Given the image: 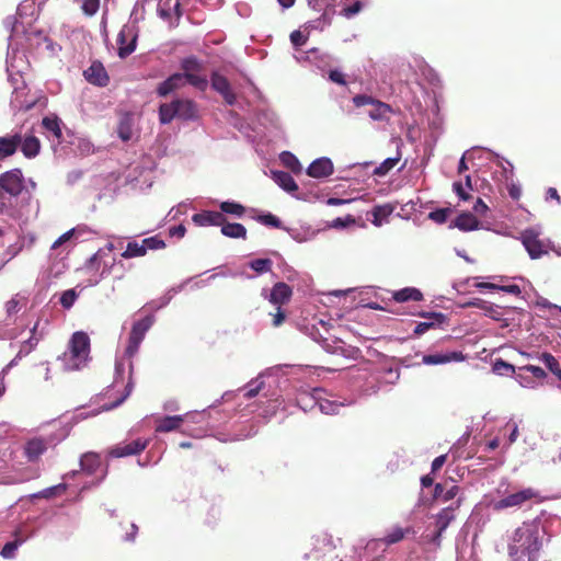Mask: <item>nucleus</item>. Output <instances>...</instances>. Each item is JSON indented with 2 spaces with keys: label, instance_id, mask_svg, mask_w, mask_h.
<instances>
[{
  "label": "nucleus",
  "instance_id": "nucleus-1",
  "mask_svg": "<svg viewBox=\"0 0 561 561\" xmlns=\"http://www.w3.org/2000/svg\"><path fill=\"white\" fill-rule=\"evenodd\" d=\"M542 549V537L536 522H524L514 530L508 542V556L514 561L528 557V561H538Z\"/></svg>",
  "mask_w": 561,
  "mask_h": 561
},
{
  "label": "nucleus",
  "instance_id": "nucleus-2",
  "mask_svg": "<svg viewBox=\"0 0 561 561\" xmlns=\"http://www.w3.org/2000/svg\"><path fill=\"white\" fill-rule=\"evenodd\" d=\"M64 371H77L85 367L90 359V337L87 332H75L70 336L69 347L59 355Z\"/></svg>",
  "mask_w": 561,
  "mask_h": 561
},
{
  "label": "nucleus",
  "instance_id": "nucleus-3",
  "mask_svg": "<svg viewBox=\"0 0 561 561\" xmlns=\"http://www.w3.org/2000/svg\"><path fill=\"white\" fill-rule=\"evenodd\" d=\"M23 188L24 175L20 168H13V170L0 174V213L8 210L11 204L8 202L7 195L19 197Z\"/></svg>",
  "mask_w": 561,
  "mask_h": 561
},
{
  "label": "nucleus",
  "instance_id": "nucleus-4",
  "mask_svg": "<svg viewBox=\"0 0 561 561\" xmlns=\"http://www.w3.org/2000/svg\"><path fill=\"white\" fill-rule=\"evenodd\" d=\"M204 65L197 57H186L181 61V70L184 76V84L190 83L193 88L199 89L205 92L208 80L207 76L204 75Z\"/></svg>",
  "mask_w": 561,
  "mask_h": 561
},
{
  "label": "nucleus",
  "instance_id": "nucleus-5",
  "mask_svg": "<svg viewBox=\"0 0 561 561\" xmlns=\"http://www.w3.org/2000/svg\"><path fill=\"white\" fill-rule=\"evenodd\" d=\"M540 493L538 490L533 489V486H528L527 489L515 491V493H511L505 495L504 497L497 500L493 503L492 507L496 512H501V510L512 508V507H523L529 501H540Z\"/></svg>",
  "mask_w": 561,
  "mask_h": 561
},
{
  "label": "nucleus",
  "instance_id": "nucleus-6",
  "mask_svg": "<svg viewBox=\"0 0 561 561\" xmlns=\"http://www.w3.org/2000/svg\"><path fill=\"white\" fill-rule=\"evenodd\" d=\"M522 243L533 260L541 259L551 251V241L542 240L536 229H525L520 237Z\"/></svg>",
  "mask_w": 561,
  "mask_h": 561
},
{
  "label": "nucleus",
  "instance_id": "nucleus-7",
  "mask_svg": "<svg viewBox=\"0 0 561 561\" xmlns=\"http://www.w3.org/2000/svg\"><path fill=\"white\" fill-rule=\"evenodd\" d=\"M153 323L152 316H146L144 319L135 322L131 328V332L129 333L128 344L126 347V354L128 356H134L139 351L140 343L144 341L148 330Z\"/></svg>",
  "mask_w": 561,
  "mask_h": 561
},
{
  "label": "nucleus",
  "instance_id": "nucleus-8",
  "mask_svg": "<svg viewBox=\"0 0 561 561\" xmlns=\"http://www.w3.org/2000/svg\"><path fill=\"white\" fill-rule=\"evenodd\" d=\"M202 415L198 412H193L192 414L185 415H168L162 416L157 421L156 432L157 433H170V431H175L182 428L185 422H198V417Z\"/></svg>",
  "mask_w": 561,
  "mask_h": 561
},
{
  "label": "nucleus",
  "instance_id": "nucleus-9",
  "mask_svg": "<svg viewBox=\"0 0 561 561\" xmlns=\"http://www.w3.org/2000/svg\"><path fill=\"white\" fill-rule=\"evenodd\" d=\"M149 442L145 438H136L131 442L119 443L116 446L111 447L107 450V455L111 457H125L140 455L146 450Z\"/></svg>",
  "mask_w": 561,
  "mask_h": 561
},
{
  "label": "nucleus",
  "instance_id": "nucleus-10",
  "mask_svg": "<svg viewBox=\"0 0 561 561\" xmlns=\"http://www.w3.org/2000/svg\"><path fill=\"white\" fill-rule=\"evenodd\" d=\"M210 83L211 88L222 95L226 103L229 105L234 104L237 101L236 93H233L231 83L225 76L218 73V71H213L210 75Z\"/></svg>",
  "mask_w": 561,
  "mask_h": 561
},
{
  "label": "nucleus",
  "instance_id": "nucleus-11",
  "mask_svg": "<svg viewBox=\"0 0 561 561\" xmlns=\"http://www.w3.org/2000/svg\"><path fill=\"white\" fill-rule=\"evenodd\" d=\"M461 503L462 500L458 499L455 506L444 507L434 516V526L437 528L440 538L443 537L444 531L448 528L451 522L455 520L456 510L460 507Z\"/></svg>",
  "mask_w": 561,
  "mask_h": 561
},
{
  "label": "nucleus",
  "instance_id": "nucleus-12",
  "mask_svg": "<svg viewBox=\"0 0 561 561\" xmlns=\"http://www.w3.org/2000/svg\"><path fill=\"white\" fill-rule=\"evenodd\" d=\"M291 295L293 289L290 285L286 284V282H276V284L272 286L268 300L273 306L283 308L284 304L290 301Z\"/></svg>",
  "mask_w": 561,
  "mask_h": 561
},
{
  "label": "nucleus",
  "instance_id": "nucleus-13",
  "mask_svg": "<svg viewBox=\"0 0 561 561\" xmlns=\"http://www.w3.org/2000/svg\"><path fill=\"white\" fill-rule=\"evenodd\" d=\"M137 36L131 30H126L124 27L121 32H118L117 36V45H118V55L121 58H126L128 55L133 54L136 48Z\"/></svg>",
  "mask_w": 561,
  "mask_h": 561
},
{
  "label": "nucleus",
  "instance_id": "nucleus-14",
  "mask_svg": "<svg viewBox=\"0 0 561 561\" xmlns=\"http://www.w3.org/2000/svg\"><path fill=\"white\" fill-rule=\"evenodd\" d=\"M84 78L89 83L95 85H106L110 83V76L107 75L104 66L100 61H94L84 71Z\"/></svg>",
  "mask_w": 561,
  "mask_h": 561
},
{
  "label": "nucleus",
  "instance_id": "nucleus-15",
  "mask_svg": "<svg viewBox=\"0 0 561 561\" xmlns=\"http://www.w3.org/2000/svg\"><path fill=\"white\" fill-rule=\"evenodd\" d=\"M192 219L198 226H220L226 221V216L221 211L202 210L198 214H194Z\"/></svg>",
  "mask_w": 561,
  "mask_h": 561
},
{
  "label": "nucleus",
  "instance_id": "nucleus-16",
  "mask_svg": "<svg viewBox=\"0 0 561 561\" xmlns=\"http://www.w3.org/2000/svg\"><path fill=\"white\" fill-rule=\"evenodd\" d=\"M22 141L21 133H13V135L0 136V160L9 158L15 153L18 147Z\"/></svg>",
  "mask_w": 561,
  "mask_h": 561
},
{
  "label": "nucleus",
  "instance_id": "nucleus-17",
  "mask_svg": "<svg viewBox=\"0 0 561 561\" xmlns=\"http://www.w3.org/2000/svg\"><path fill=\"white\" fill-rule=\"evenodd\" d=\"M334 167L331 159L318 158L309 164L307 174L313 178H324L332 175Z\"/></svg>",
  "mask_w": 561,
  "mask_h": 561
},
{
  "label": "nucleus",
  "instance_id": "nucleus-18",
  "mask_svg": "<svg viewBox=\"0 0 561 561\" xmlns=\"http://www.w3.org/2000/svg\"><path fill=\"white\" fill-rule=\"evenodd\" d=\"M185 85V76L182 73H174L168 77V79L163 80L159 83L157 93L159 96H168L169 93L174 92V90L181 89Z\"/></svg>",
  "mask_w": 561,
  "mask_h": 561
},
{
  "label": "nucleus",
  "instance_id": "nucleus-19",
  "mask_svg": "<svg viewBox=\"0 0 561 561\" xmlns=\"http://www.w3.org/2000/svg\"><path fill=\"white\" fill-rule=\"evenodd\" d=\"M47 450L44 438H32L24 445V454L27 460L35 461Z\"/></svg>",
  "mask_w": 561,
  "mask_h": 561
},
{
  "label": "nucleus",
  "instance_id": "nucleus-20",
  "mask_svg": "<svg viewBox=\"0 0 561 561\" xmlns=\"http://www.w3.org/2000/svg\"><path fill=\"white\" fill-rule=\"evenodd\" d=\"M465 355L460 353V351H453V353L448 354H428L424 355L423 363L428 365H437V364H446L451 363V360H463Z\"/></svg>",
  "mask_w": 561,
  "mask_h": 561
},
{
  "label": "nucleus",
  "instance_id": "nucleus-21",
  "mask_svg": "<svg viewBox=\"0 0 561 561\" xmlns=\"http://www.w3.org/2000/svg\"><path fill=\"white\" fill-rule=\"evenodd\" d=\"M134 115L124 113L118 119L117 135L123 141H129L133 138Z\"/></svg>",
  "mask_w": 561,
  "mask_h": 561
},
{
  "label": "nucleus",
  "instance_id": "nucleus-22",
  "mask_svg": "<svg viewBox=\"0 0 561 561\" xmlns=\"http://www.w3.org/2000/svg\"><path fill=\"white\" fill-rule=\"evenodd\" d=\"M456 228L463 230L465 232H469V230L479 229L480 222L476 215L471 214V211H462L457 216L454 221Z\"/></svg>",
  "mask_w": 561,
  "mask_h": 561
},
{
  "label": "nucleus",
  "instance_id": "nucleus-23",
  "mask_svg": "<svg viewBox=\"0 0 561 561\" xmlns=\"http://www.w3.org/2000/svg\"><path fill=\"white\" fill-rule=\"evenodd\" d=\"M178 118L194 119L198 116L197 105L192 100H176Z\"/></svg>",
  "mask_w": 561,
  "mask_h": 561
},
{
  "label": "nucleus",
  "instance_id": "nucleus-24",
  "mask_svg": "<svg viewBox=\"0 0 561 561\" xmlns=\"http://www.w3.org/2000/svg\"><path fill=\"white\" fill-rule=\"evenodd\" d=\"M394 210V206L390 205V203H386L385 205L374 206L371 209V224L374 226H381L388 221L389 216Z\"/></svg>",
  "mask_w": 561,
  "mask_h": 561
},
{
  "label": "nucleus",
  "instance_id": "nucleus-25",
  "mask_svg": "<svg viewBox=\"0 0 561 561\" xmlns=\"http://www.w3.org/2000/svg\"><path fill=\"white\" fill-rule=\"evenodd\" d=\"M20 148L25 158H35L41 151V140L36 136L22 137Z\"/></svg>",
  "mask_w": 561,
  "mask_h": 561
},
{
  "label": "nucleus",
  "instance_id": "nucleus-26",
  "mask_svg": "<svg viewBox=\"0 0 561 561\" xmlns=\"http://www.w3.org/2000/svg\"><path fill=\"white\" fill-rule=\"evenodd\" d=\"M272 178L283 190L293 193V191L298 190V185L293 175L286 171H274L272 172Z\"/></svg>",
  "mask_w": 561,
  "mask_h": 561
},
{
  "label": "nucleus",
  "instance_id": "nucleus-27",
  "mask_svg": "<svg viewBox=\"0 0 561 561\" xmlns=\"http://www.w3.org/2000/svg\"><path fill=\"white\" fill-rule=\"evenodd\" d=\"M421 316L426 317L428 321L417 323L413 331L417 336H421V334H424L427 332V330L434 328L435 323H444L446 319V316L443 313H423Z\"/></svg>",
  "mask_w": 561,
  "mask_h": 561
},
{
  "label": "nucleus",
  "instance_id": "nucleus-28",
  "mask_svg": "<svg viewBox=\"0 0 561 561\" xmlns=\"http://www.w3.org/2000/svg\"><path fill=\"white\" fill-rule=\"evenodd\" d=\"M424 296L417 288H403L393 293V300L397 302L422 301Z\"/></svg>",
  "mask_w": 561,
  "mask_h": 561
},
{
  "label": "nucleus",
  "instance_id": "nucleus-29",
  "mask_svg": "<svg viewBox=\"0 0 561 561\" xmlns=\"http://www.w3.org/2000/svg\"><path fill=\"white\" fill-rule=\"evenodd\" d=\"M174 118H178L176 100L159 106V121L161 124L172 123Z\"/></svg>",
  "mask_w": 561,
  "mask_h": 561
},
{
  "label": "nucleus",
  "instance_id": "nucleus-30",
  "mask_svg": "<svg viewBox=\"0 0 561 561\" xmlns=\"http://www.w3.org/2000/svg\"><path fill=\"white\" fill-rule=\"evenodd\" d=\"M80 465L81 469L85 470V472L94 473L101 466L100 455L93 454V451H89L88 454L81 456Z\"/></svg>",
  "mask_w": 561,
  "mask_h": 561
},
{
  "label": "nucleus",
  "instance_id": "nucleus-31",
  "mask_svg": "<svg viewBox=\"0 0 561 561\" xmlns=\"http://www.w3.org/2000/svg\"><path fill=\"white\" fill-rule=\"evenodd\" d=\"M221 227V232L226 236V237H230V238H243L245 239L247 237V229L244 227V225L242 224H238V222H227V220L220 225Z\"/></svg>",
  "mask_w": 561,
  "mask_h": 561
},
{
  "label": "nucleus",
  "instance_id": "nucleus-32",
  "mask_svg": "<svg viewBox=\"0 0 561 561\" xmlns=\"http://www.w3.org/2000/svg\"><path fill=\"white\" fill-rule=\"evenodd\" d=\"M540 359L549 371L552 373L558 380H561V363H559L558 358L550 353H542Z\"/></svg>",
  "mask_w": 561,
  "mask_h": 561
},
{
  "label": "nucleus",
  "instance_id": "nucleus-33",
  "mask_svg": "<svg viewBox=\"0 0 561 561\" xmlns=\"http://www.w3.org/2000/svg\"><path fill=\"white\" fill-rule=\"evenodd\" d=\"M264 380L260 379H253L250 380L243 389H240V391H243V398L245 399H253L256 398L257 394H260L261 390L264 388Z\"/></svg>",
  "mask_w": 561,
  "mask_h": 561
},
{
  "label": "nucleus",
  "instance_id": "nucleus-34",
  "mask_svg": "<svg viewBox=\"0 0 561 561\" xmlns=\"http://www.w3.org/2000/svg\"><path fill=\"white\" fill-rule=\"evenodd\" d=\"M60 123L61 121L58 117H44L42 121L43 127L46 128L47 131H50L57 140H60L62 137Z\"/></svg>",
  "mask_w": 561,
  "mask_h": 561
},
{
  "label": "nucleus",
  "instance_id": "nucleus-35",
  "mask_svg": "<svg viewBox=\"0 0 561 561\" xmlns=\"http://www.w3.org/2000/svg\"><path fill=\"white\" fill-rule=\"evenodd\" d=\"M142 255H146L144 240L141 242H137V241L128 242L125 251H123V253H122V256L124 259H133V256H142Z\"/></svg>",
  "mask_w": 561,
  "mask_h": 561
},
{
  "label": "nucleus",
  "instance_id": "nucleus-36",
  "mask_svg": "<svg viewBox=\"0 0 561 561\" xmlns=\"http://www.w3.org/2000/svg\"><path fill=\"white\" fill-rule=\"evenodd\" d=\"M282 163L288 168L291 172L299 173L301 172V163L296 154L291 152H283L279 154Z\"/></svg>",
  "mask_w": 561,
  "mask_h": 561
},
{
  "label": "nucleus",
  "instance_id": "nucleus-37",
  "mask_svg": "<svg viewBox=\"0 0 561 561\" xmlns=\"http://www.w3.org/2000/svg\"><path fill=\"white\" fill-rule=\"evenodd\" d=\"M15 539L13 541L7 542L3 545L0 553L4 558H13L15 556L16 549L21 547V545L24 542V538H19V530L14 531Z\"/></svg>",
  "mask_w": 561,
  "mask_h": 561
},
{
  "label": "nucleus",
  "instance_id": "nucleus-38",
  "mask_svg": "<svg viewBox=\"0 0 561 561\" xmlns=\"http://www.w3.org/2000/svg\"><path fill=\"white\" fill-rule=\"evenodd\" d=\"M219 209L224 215L228 213L238 217L243 216L245 213V207L238 202H222L219 204Z\"/></svg>",
  "mask_w": 561,
  "mask_h": 561
},
{
  "label": "nucleus",
  "instance_id": "nucleus-39",
  "mask_svg": "<svg viewBox=\"0 0 561 561\" xmlns=\"http://www.w3.org/2000/svg\"><path fill=\"white\" fill-rule=\"evenodd\" d=\"M373 107L369 111V116L373 119H381L385 118L388 112L391 111V106L385 104V102L374 100L371 103Z\"/></svg>",
  "mask_w": 561,
  "mask_h": 561
},
{
  "label": "nucleus",
  "instance_id": "nucleus-40",
  "mask_svg": "<svg viewBox=\"0 0 561 561\" xmlns=\"http://www.w3.org/2000/svg\"><path fill=\"white\" fill-rule=\"evenodd\" d=\"M410 531L411 528L403 529L400 528V526H397L385 536L383 542H386L387 545L400 542V540L404 539L407 534H410Z\"/></svg>",
  "mask_w": 561,
  "mask_h": 561
},
{
  "label": "nucleus",
  "instance_id": "nucleus-41",
  "mask_svg": "<svg viewBox=\"0 0 561 561\" xmlns=\"http://www.w3.org/2000/svg\"><path fill=\"white\" fill-rule=\"evenodd\" d=\"M401 159L400 154H398L396 158H387L381 162V164L374 170V175L377 176H385L392 168L397 165L399 160Z\"/></svg>",
  "mask_w": 561,
  "mask_h": 561
},
{
  "label": "nucleus",
  "instance_id": "nucleus-42",
  "mask_svg": "<svg viewBox=\"0 0 561 561\" xmlns=\"http://www.w3.org/2000/svg\"><path fill=\"white\" fill-rule=\"evenodd\" d=\"M334 548L329 535L322 534L314 538L316 552L332 551Z\"/></svg>",
  "mask_w": 561,
  "mask_h": 561
},
{
  "label": "nucleus",
  "instance_id": "nucleus-43",
  "mask_svg": "<svg viewBox=\"0 0 561 561\" xmlns=\"http://www.w3.org/2000/svg\"><path fill=\"white\" fill-rule=\"evenodd\" d=\"M250 266L256 273L271 272L273 267V260L271 259H255L250 262Z\"/></svg>",
  "mask_w": 561,
  "mask_h": 561
},
{
  "label": "nucleus",
  "instance_id": "nucleus-44",
  "mask_svg": "<svg viewBox=\"0 0 561 561\" xmlns=\"http://www.w3.org/2000/svg\"><path fill=\"white\" fill-rule=\"evenodd\" d=\"M145 254L148 250H160L165 248V242L159 236L148 237L144 239Z\"/></svg>",
  "mask_w": 561,
  "mask_h": 561
},
{
  "label": "nucleus",
  "instance_id": "nucleus-45",
  "mask_svg": "<svg viewBox=\"0 0 561 561\" xmlns=\"http://www.w3.org/2000/svg\"><path fill=\"white\" fill-rule=\"evenodd\" d=\"M450 213V207H442L440 209L430 211L428 218L432 219L433 221H436V224H445Z\"/></svg>",
  "mask_w": 561,
  "mask_h": 561
},
{
  "label": "nucleus",
  "instance_id": "nucleus-46",
  "mask_svg": "<svg viewBox=\"0 0 561 561\" xmlns=\"http://www.w3.org/2000/svg\"><path fill=\"white\" fill-rule=\"evenodd\" d=\"M493 371L497 374H514L516 373V367L513 364L504 362V359L499 358L493 363Z\"/></svg>",
  "mask_w": 561,
  "mask_h": 561
},
{
  "label": "nucleus",
  "instance_id": "nucleus-47",
  "mask_svg": "<svg viewBox=\"0 0 561 561\" xmlns=\"http://www.w3.org/2000/svg\"><path fill=\"white\" fill-rule=\"evenodd\" d=\"M80 8L85 15H94L100 10V0H82Z\"/></svg>",
  "mask_w": 561,
  "mask_h": 561
},
{
  "label": "nucleus",
  "instance_id": "nucleus-48",
  "mask_svg": "<svg viewBox=\"0 0 561 561\" xmlns=\"http://www.w3.org/2000/svg\"><path fill=\"white\" fill-rule=\"evenodd\" d=\"M256 220L260 224L272 226V228H282L283 226L282 220H279V218H277V216L273 214L259 215L256 216Z\"/></svg>",
  "mask_w": 561,
  "mask_h": 561
},
{
  "label": "nucleus",
  "instance_id": "nucleus-49",
  "mask_svg": "<svg viewBox=\"0 0 561 561\" xmlns=\"http://www.w3.org/2000/svg\"><path fill=\"white\" fill-rule=\"evenodd\" d=\"M78 294L76 289H67L61 294L59 302L64 308H70L77 301Z\"/></svg>",
  "mask_w": 561,
  "mask_h": 561
},
{
  "label": "nucleus",
  "instance_id": "nucleus-50",
  "mask_svg": "<svg viewBox=\"0 0 561 561\" xmlns=\"http://www.w3.org/2000/svg\"><path fill=\"white\" fill-rule=\"evenodd\" d=\"M422 539L424 543L432 545L434 548H440L442 546V538L439 533H437V528L432 533L423 534Z\"/></svg>",
  "mask_w": 561,
  "mask_h": 561
},
{
  "label": "nucleus",
  "instance_id": "nucleus-51",
  "mask_svg": "<svg viewBox=\"0 0 561 561\" xmlns=\"http://www.w3.org/2000/svg\"><path fill=\"white\" fill-rule=\"evenodd\" d=\"M272 319V324L274 328H279V325L284 324L286 321V312L280 307H276L275 313H270Z\"/></svg>",
  "mask_w": 561,
  "mask_h": 561
},
{
  "label": "nucleus",
  "instance_id": "nucleus-52",
  "mask_svg": "<svg viewBox=\"0 0 561 561\" xmlns=\"http://www.w3.org/2000/svg\"><path fill=\"white\" fill-rule=\"evenodd\" d=\"M362 3L360 1H355L351 5H346L341 10V14L344 15L346 19H351V16L358 14L359 11H362Z\"/></svg>",
  "mask_w": 561,
  "mask_h": 561
},
{
  "label": "nucleus",
  "instance_id": "nucleus-53",
  "mask_svg": "<svg viewBox=\"0 0 561 561\" xmlns=\"http://www.w3.org/2000/svg\"><path fill=\"white\" fill-rule=\"evenodd\" d=\"M520 369H524V371L531 373V375L538 380H542V378L547 377V373L543 370L542 367L531 366V364H529L528 366H524Z\"/></svg>",
  "mask_w": 561,
  "mask_h": 561
},
{
  "label": "nucleus",
  "instance_id": "nucleus-54",
  "mask_svg": "<svg viewBox=\"0 0 561 561\" xmlns=\"http://www.w3.org/2000/svg\"><path fill=\"white\" fill-rule=\"evenodd\" d=\"M312 337H313L314 341L320 343L321 346H323V348L325 351L334 352V348H333L332 344H330V342H329V337L323 336L322 333H319L318 329H317L316 333H312Z\"/></svg>",
  "mask_w": 561,
  "mask_h": 561
},
{
  "label": "nucleus",
  "instance_id": "nucleus-55",
  "mask_svg": "<svg viewBox=\"0 0 561 561\" xmlns=\"http://www.w3.org/2000/svg\"><path fill=\"white\" fill-rule=\"evenodd\" d=\"M138 526L136 524H134V522H130L128 524V527L125 529V536H124V539L125 540H128V542H133V540H135L137 534H138Z\"/></svg>",
  "mask_w": 561,
  "mask_h": 561
},
{
  "label": "nucleus",
  "instance_id": "nucleus-56",
  "mask_svg": "<svg viewBox=\"0 0 561 561\" xmlns=\"http://www.w3.org/2000/svg\"><path fill=\"white\" fill-rule=\"evenodd\" d=\"M290 42L295 46H302L307 42V36L304 35L300 31H294L290 34Z\"/></svg>",
  "mask_w": 561,
  "mask_h": 561
},
{
  "label": "nucleus",
  "instance_id": "nucleus-57",
  "mask_svg": "<svg viewBox=\"0 0 561 561\" xmlns=\"http://www.w3.org/2000/svg\"><path fill=\"white\" fill-rule=\"evenodd\" d=\"M355 218H353L352 215H347L344 219L343 218H335L332 220L331 226L333 228H345V226L354 224Z\"/></svg>",
  "mask_w": 561,
  "mask_h": 561
},
{
  "label": "nucleus",
  "instance_id": "nucleus-58",
  "mask_svg": "<svg viewBox=\"0 0 561 561\" xmlns=\"http://www.w3.org/2000/svg\"><path fill=\"white\" fill-rule=\"evenodd\" d=\"M73 237V229H69V231L64 232L56 241L53 242L51 249L56 250V248L62 245V243L69 241V239Z\"/></svg>",
  "mask_w": 561,
  "mask_h": 561
},
{
  "label": "nucleus",
  "instance_id": "nucleus-59",
  "mask_svg": "<svg viewBox=\"0 0 561 561\" xmlns=\"http://www.w3.org/2000/svg\"><path fill=\"white\" fill-rule=\"evenodd\" d=\"M373 102H375L374 98L368 95H356L353 98V103L355 106L371 105Z\"/></svg>",
  "mask_w": 561,
  "mask_h": 561
},
{
  "label": "nucleus",
  "instance_id": "nucleus-60",
  "mask_svg": "<svg viewBox=\"0 0 561 561\" xmlns=\"http://www.w3.org/2000/svg\"><path fill=\"white\" fill-rule=\"evenodd\" d=\"M453 190L461 199H470L471 198L470 194L465 192L463 185H462V183H460V181H456V183L453 184Z\"/></svg>",
  "mask_w": 561,
  "mask_h": 561
},
{
  "label": "nucleus",
  "instance_id": "nucleus-61",
  "mask_svg": "<svg viewBox=\"0 0 561 561\" xmlns=\"http://www.w3.org/2000/svg\"><path fill=\"white\" fill-rule=\"evenodd\" d=\"M460 492L459 485H453L448 490H446L443 494V501H450L454 500L455 496H457Z\"/></svg>",
  "mask_w": 561,
  "mask_h": 561
},
{
  "label": "nucleus",
  "instance_id": "nucleus-62",
  "mask_svg": "<svg viewBox=\"0 0 561 561\" xmlns=\"http://www.w3.org/2000/svg\"><path fill=\"white\" fill-rule=\"evenodd\" d=\"M447 461V455H439L432 461V472H437Z\"/></svg>",
  "mask_w": 561,
  "mask_h": 561
},
{
  "label": "nucleus",
  "instance_id": "nucleus-63",
  "mask_svg": "<svg viewBox=\"0 0 561 561\" xmlns=\"http://www.w3.org/2000/svg\"><path fill=\"white\" fill-rule=\"evenodd\" d=\"M330 79L337 84H345V76L342 73V71L339 70H331L329 73Z\"/></svg>",
  "mask_w": 561,
  "mask_h": 561
},
{
  "label": "nucleus",
  "instance_id": "nucleus-64",
  "mask_svg": "<svg viewBox=\"0 0 561 561\" xmlns=\"http://www.w3.org/2000/svg\"><path fill=\"white\" fill-rule=\"evenodd\" d=\"M5 310H7V314H9V316L15 314V312L19 311V301L14 300V298L7 301Z\"/></svg>",
  "mask_w": 561,
  "mask_h": 561
}]
</instances>
